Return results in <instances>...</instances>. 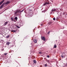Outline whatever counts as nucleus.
<instances>
[{"label":"nucleus","instance_id":"nucleus-1","mask_svg":"<svg viewBox=\"0 0 67 67\" xmlns=\"http://www.w3.org/2000/svg\"><path fill=\"white\" fill-rule=\"evenodd\" d=\"M20 10H18L16 11V12H15L14 13L15 14H17V13H18V12H20Z\"/></svg>","mask_w":67,"mask_h":67},{"label":"nucleus","instance_id":"nucleus-2","mask_svg":"<svg viewBox=\"0 0 67 67\" xmlns=\"http://www.w3.org/2000/svg\"><path fill=\"white\" fill-rule=\"evenodd\" d=\"M41 39L42 40H43L44 41H45V38L44 37H42Z\"/></svg>","mask_w":67,"mask_h":67},{"label":"nucleus","instance_id":"nucleus-3","mask_svg":"<svg viewBox=\"0 0 67 67\" xmlns=\"http://www.w3.org/2000/svg\"><path fill=\"white\" fill-rule=\"evenodd\" d=\"M8 22H9V21H7L6 22H5L4 23V24L3 25L4 26H5V25H6L8 23Z\"/></svg>","mask_w":67,"mask_h":67},{"label":"nucleus","instance_id":"nucleus-4","mask_svg":"<svg viewBox=\"0 0 67 67\" xmlns=\"http://www.w3.org/2000/svg\"><path fill=\"white\" fill-rule=\"evenodd\" d=\"M11 19L12 20V21H14V22H16V21H16H15V20H14H14L13 19V18L12 17L11 18Z\"/></svg>","mask_w":67,"mask_h":67},{"label":"nucleus","instance_id":"nucleus-5","mask_svg":"<svg viewBox=\"0 0 67 67\" xmlns=\"http://www.w3.org/2000/svg\"><path fill=\"white\" fill-rule=\"evenodd\" d=\"M34 41L35 43H37V40L34 39Z\"/></svg>","mask_w":67,"mask_h":67},{"label":"nucleus","instance_id":"nucleus-6","mask_svg":"<svg viewBox=\"0 0 67 67\" xmlns=\"http://www.w3.org/2000/svg\"><path fill=\"white\" fill-rule=\"evenodd\" d=\"M12 32L13 33V32H16V30H12Z\"/></svg>","mask_w":67,"mask_h":67},{"label":"nucleus","instance_id":"nucleus-7","mask_svg":"<svg viewBox=\"0 0 67 67\" xmlns=\"http://www.w3.org/2000/svg\"><path fill=\"white\" fill-rule=\"evenodd\" d=\"M4 0H3L2 1H1L0 2V4H2V3H3V2H4Z\"/></svg>","mask_w":67,"mask_h":67},{"label":"nucleus","instance_id":"nucleus-8","mask_svg":"<svg viewBox=\"0 0 67 67\" xmlns=\"http://www.w3.org/2000/svg\"><path fill=\"white\" fill-rule=\"evenodd\" d=\"M10 43H10V42H7L6 43L7 45H9V44H10Z\"/></svg>","mask_w":67,"mask_h":67},{"label":"nucleus","instance_id":"nucleus-9","mask_svg":"<svg viewBox=\"0 0 67 67\" xmlns=\"http://www.w3.org/2000/svg\"><path fill=\"white\" fill-rule=\"evenodd\" d=\"M49 3H45L44 4V5H46V4H49Z\"/></svg>","mask_w":67,"mask_h":67},{"label":"nucleus","instance_id":"nucleus-10","mask_svg":"<svg viewBox=\"0 0 67 67\" xmlns=\"http://www.w3.org/2000/svg\"><path fill=\"white\" fill-rule=\"evenodd\" d=\"M10 3V2H7L6 3H5V4H9V3Z\"/></svg>","mask_w":67,"mask_h":67},{"label":"nucleus","instance_id":"nucleus-11","mask_svg":"<svg viewBox=\"0 0 67 67\" xmlns=\"http://www.w3.org/2000/svg\"><path fill=\"white\" fill-rule=\"evenodd\" d=\"M33 62L35 64H36V60H34Z\"/></svg>","mask_w":67,"mask_h":67},{"label":"nucleus","instance_id":"nucleus-12","mask_svg":"<svg viewBox=\"0 0 67 67\" xmlns=\"http://www.w3.org/2000/svg\"><path fill=\"white\" fill-rule=\"evenodd\" d=\"M56 11V9H52V11Z\"/></svg>","mask_w":67,"mask_h":67},{"label":"nucleus","instance_id":"nucleus-13","mask_svg":"<svg viewBox=\"0 0 67 67\" xmlns=\"http://www.w3.org/2000/svg\"><path fill=\"white\" fill-rule=\"evenodd\" d=\"M3 4L2 5L0 6V9H1V8H2L3 7Z\"/></svg>","mask_w":67,"mask_h":67},{"label":"nucleus","instance_id":"nucleus-14","mask_svg":"<svg viewBox=\"0 0 67 67\" xmlns=\"http://www.w3.org/2000/svg\"><path fill=\"white\" fill-rule=\"evenodd\" d=\"M9 37H10V35H8V36H7L6 37V38H9Z\"/></svg>","mask_w":67,"mask_h":67},{"label":"nucleus","instance_id":"nucleus-15","mask_svg":"<svg viewBox=\"0 0 67 67\" xmlns=\"http://www.w3.org/2000/svg\"><path fill=\"white\" fill-rule=\"evenodd\" d=\"M54 48H56L57 47V46H56V44H55L54 45Z\"/></svg>","mask_w":67,"mask_h":67},{"label":"nucleus","instance_id":"nucleus-16","mask_svg":"<svg viewBox=\"0 0 67 67\" xmlns=\"http://www.w3.org/2000/svg\"><path fill=\"white\" fill-rule=\"evenodd\" d=\"M15 19L16 20H18V18L16 17H15Z\"/></svg>","mask_w":67,"mask_h":67},{"label":"nucleus","instance_id":"nucleus-17","mask_svg":"<svg viewBox=\"0 0 67 67\" xmlns=\"http://www.w3.org/2000/svg\"><path fill=\"white\" fill-rule=\"evenodd\" d=\"M23 11H24V10H23H23H21V12L20 11V12H19L20 13H21V12H23Z\"/></svg>","mask_w":67,"mask_h":67},{"label":"nucleus","instance_id":"nucleus-18","mask_svg":"<svg viewBox=\"0 0 67 67\" xmlns=\"http://www.w3.org/2000/svg\"><path fill=\"white\" fill-rule=\"evenodd\" d=\"M16 27H18V28H20V27L18 26H16Z\"/></svg>","mask_w":67,"mask_h":67},{"label":"nucleus","instance_id":"nucleus-19","mask_svg":"<svg viewBox=\"0 0 67 67\" xmlns=\"http://www.w3.org/2000/svg\"><path fill=\"white\" fill-rule=\"evenodd\" d=\"M44 66L45 67H47V64H45L44 65Z\"/></svg>","mask_w":67,"mask_h":67},{"label":"nucleus","instance_id":"nucleus-20","mask_svg":"<svg viewBox=\"0 0 67 67\" xmlns=\"http://www.w3.org/2000/svg\"><path fill=\"white\" fill-rule=\"evenodd\" d=\"M4 55H7V53H4Z\"/></svg>","mask_w":67,"mask_h":67},{"label":"nucleus","instance_id":"nucleus-21","mask_svg":"<svg viewBox=\"0 0 67 67\" xmlns=\"http://www.w3.org/2000/svg\"><path fill=\"white\" fill-rule=\"evenodd\" d=\"M53 20H55V18H53Z\"/></svg>","mask_w":67,"mask_h":67},{"label":"nucleus","instance_id":"nucleus-22","mask_svg":"<svg viewBox=\"0 0 67 67\" xmlns=\"http://www.w3.org/2000/svg\"><path fill=\"white\" fill-rule=\"evenodd\" d=\"M50 32H50V31H49V32H48V34H49V33H50Z\"/></svg>","mask_w":67,"mask_h":67},{"label":"nucleus","instance_id":"nucleus-23","mask_svg":"<svg viewBox=\"0 0 67 67\" xmlns=\"http://www.w3.org/2000/svg\"><path fill=\"white\" fill-rule=\"evenodd\" d=\"M56 19V20H58V18H57Z\"/></svg>","mask_w":67,"mask_h":67},{"label":"nucleus","instance_id":"nucleus-24","mask_svg":"<svg viewBox=\"0 0 67 67\" xmlns=\"http://www.w3.org/2000/svg\"><path fill=\"white\" fill-rule=\"evenodd\" d=\"M61 57H62V58H63V57H64V56L63 55H61Z\"/></svg>","mask_w":67,"mask_h":67},{"label":"nucleus","instance_id":"nucleus-25","mask_svg":"<svg viewBox=\"0 0 67 67\" xmlns=\"http://www.w3.org/2000/svg\"><path fill=\"white\" fill-rule=\"evenodd\" d=\"M47 57H48V58H49V55H48L47 56Z\"/></svg>","mask_w":67,"mask_h":67},{"label":"nucleus","instance_id":"nucleus-26","mask_svg":"<svg viewBox=\"0 0 67 67\" xmlns=\"http://www.w3.org/2000/svg\"><path fill=\"white\" fill-rule=\"evenodd\" d=\"M47 62H48L49 63V61L48 60H47Z\"/></svg>","mask_w":67,"mask_h":67},{"label":"nucleus","instance_id":"nucleus-27","mask_svg":"<svg viewBox=\"0 0 67 67\" xmlns=\"http://www.w3.org/2000/svg\"><path fill=\"white\" fill-rule=\"evenodd\" d=\"M41 26H43V24H41Z\"/></svg>","mask_w":67,"mask_h":67},{"label":"nucleus","instance_id":"nucleus-28","mask_svg":"<svg viewBox=\"0 0 67 67\" xmlns=\"http://www.w3.org/2000/svg\"><path fill=\"white\" fill-rule=\"evenodd\" d=\"M66 66H67V63L66 64Z\"/></svg>","mask_w":67,"mask_h":67},{"label":"nucleus","instance_id":"nucleus-29","mask_svg":"<svg viewBox=\"0 0 67 67\" xmlns=\"http://www.w3.org/2000/svg\"><path fill=\"white\" fill-rule=\"evenodd\" d=\"M42 12H44V11H42Z\"/></svg>","mask_w":67,"mask_h":67},{"label":"nucleus","instance_id":"nucleus-30","mask_svg":"<svg viewBox=\"0 0 67 67\" xmlns=\"http://www.w3.org/2000/svg\"><path fill=\"white\" fill-rule=\"evenodd\" d=\"M39 53H41V52H39Z\"/></svg>","mask_w":67,"mask_h":67},{"label":"nucleus","instance_id":"nucleus-31","mask_svg":"<svg viewBox=\"0 0 67 67\" xmlns=\"http://www.w3.org/2000/svg\"><path fill=\"white\" fill-rule=\"evenodd\" d=\"M1 4H0V5H1Z\"/></svg>","mask_w":67,"mask_h":67}]
</instances>
